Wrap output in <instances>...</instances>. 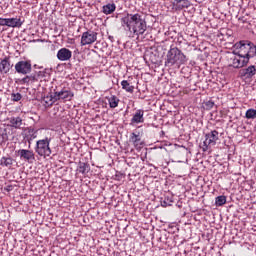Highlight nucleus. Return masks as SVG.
I'll return each mask as SVG.
<instances>
[{"instance_id": "4", "label": "nucleus", "mask_w": 256, "mask_h": 256, "mask_svg": "<svg viewBox=\"0 0 256 256\" xmlns=\"http://www.w3.org/2000/svg\"><path fill=\"white\" fill-rule=\"evenodd\" d=\"M51 139L45 138L36 142L35 151L40 157H49L51 155V147L49 144Z\"/></svg>"}, {"instance_id": "14", "label": "nucleus", "mask_w": 256, "mask_h": 256, "mask_svg": "<svg viewBox=\"0 0 256 256\" xmlns=\"http://www.w3.org/2000/svg\"><path fill=\"white\" fill-rule=\"evenodd\" d=\"M173 7L175 11H183V9L191 7V2L189 0H174Z\"/></svg>"}, {"instance_id": "34", "label": "nucleus", "mask_w": 256, "mask_h": 256, "mask_svg": "<svg viewBox=\"0 0 256 256\" xmlns=\"http://www.w3.org/2000/svg\"><path fill=\"white\" fill-rule=\"evenodd\" d=\"M5 135H7L5 133V130H3L2 127H0V141H5Z\"/></svg>"}, {"instance_id": "29", "label": "nucleus", "mask_w": 256, "mask_h": 256, "mask_svg": "<svg viewBox=\"0 0 256 256\" xmlns=\"http://www.w3.org/2000/svg\"><path fill=\"white\" fill-rule=\"evenodd\" d=\"M8 18H0V27H8Z\"/></svg>"}, {"instance_id": "36", "label": "nucleus", "mask_w": 256, "mask_h": 256, "mask_svg": "<svg viewBox=\"0 0 256 256\" xmlns=\"http://www.w3.org/2000/svg\"><path fill=\"white\" fill-rule=\"evenodd\" d=\"M29 83H31L29 80V76H26L21 80L22 85H29Z\"/></svg>"}, {"instance_id": "19", "label": "nucleus", "mask_w": 256, "mask_h": 256, "mask_svg": "<svg viewBox=\"0 0 256 256\" xmlns=\"http://www.w3.org/2000/svg\"><path fill=\"white\" fill-rule=\"evenodd\" d=\"M23 26V21L21 18H8V27L15 28H21Z\"/></svg>"}, {"instance_id": "28", "label": "nucleus", "mask_w": 256, "mask_h": 256, "mask_svg": "<svg viewBox=\"0 0 256 256\" xmlns=\"http://www.w3.org/2000/svg\"><path fill=\"white\" fill-rule=\"evenodd\" d=\"M11 99L12 101H21V99H23V96L21 95V93H12Z\"/></svg>"}, {"instance_id": "7", "label": "nucleus", "mask_w": 256, "mask_h": 256, "mask_svg": "<svg viewBox=\"0 0 256 256\" xmlns=\"http://www.w3.org/2000/svg\"><path fill=\"white\" fill-rule=\"evenodd\" d=\"M32 65L29 60H22L15 64V71L20 75H27L31 73Z\"/></svg>"}, {"instance_id": "23", "label": "nucleus", "mask_w": 256, "mask_h": 256, "mask_svg": "<svg viewBox=\"0 0 256 256\" xmlns=\"http://www.w3.org/2000/svg\"><path fill=\"white\" fill-rule=\"evenodd\" d=\"M26 138H27V141H29V143H31L33 139H37V130L33 128H29Z\"/></svg>"}, {"instance_id": "37", "label": "nucleus", "mask_w": 256, "mask_h": 256, "mask_svg": "<svg viewBox=\"0 0 256 256\" xmlns=\"http://www.w3.org/2000/svg\"><path fill=\"white\" fill-rule=\"evenodd\" d=\"M145 55H159V53L157 51L153 52V51H147L145 53Z\"/></svg>"}, {"instance_id": "2", "label": "nucleus", "mask_w": 256, "mask_h": 256, "mask_svg": "<svg viewBox=\"0 0 256 256\" xmlns=\"http://www.w3.org/2000/svg\"><path fill=\"white\" fill-rule=\"evenodd\" d=\"M234 55H242L248 57V59H253L256 56V46L253 42L247 40H241L234 44Z\"/></svg>"}, {"instance_id": "35", "label": "nucleus", "mask_w": 256, "mask_h": 256, "mask_svg": "<svg viewBox=\"0 0 256 256\" xmlns=\"http://www.w3.org/2000/svg\"><path fill=\"white\" fill-rule=\"evenodd\" d=\"M205 105H206V108H207V109H213V107L215 106V102H213V101H207V102L205 103Z\"/></svg>"}, {"instance_id": "30", "label": "nucleus", "mask_w": 256, "mask_h": 256, "mask_svg": "<svg viewBox=\"0 0 256 256\" xmlns=\"http://www.w3.org/2000/svg\"><path fill=\"white\" fill-rule=\"evenodd\" d=\"M65 71V64H58L56 67V73H63Z\"/></svg>"}, {"instance_id": "21", "label": "nucleus", "mask_w": 256, "mask_h": 256, "mask_svg": "<svg viewBox=\"0 0 256 256\" xmlns=\"http://www.w3.org/2000/svg\"><path fill=\"white\" fill-rule=\"evenodd\" d=\"M121 85L122 89H124V91H127V93H133V91H135V86L131 85L127 80H123L121 82Z\"/></svg>"}, {"instance_id": "24", "label": "nucleus", "mask_w": 256, "mask_h": 256, "mask_svg": "<svg viewBox=\"0 0 256 256\" xmlns=\"http://www.w3.org/2000/svg\"><path fill=\"white\" fill-rule=\"evenodd\" d=\"M108 103L111 109H115L119 106V98H117V96H111L108 99Z\"/></svg>"}, {"instance_id": "16", "label": "nucleus", "mask_w": 256, "mask_h": 256, "mask_svg": "<svg viewBox=\"0 0 256 256\" xmlns=\"http://www.w3.org/2000/svg\"><path fill=\"white\" fill-rule=\"evenodd\" d=\"M130 143L134 145L136 149H141L143 147V142L141 141V135L133 132L130 135Z\"/></svg>"}, {"instance_id": "32", "label": "nucleus", "mask_w": 256, "mask_h": 256, "mask_svg": "<svg viewBox=\"0 0 256 256\" xmlns=\"http://www.w3.org/2000/svg\"><path fill=\"white\" fill-rule=\"evenodd\" d=\"M29 77V80H30V83H35V81H39V78L37 76V73L34 74V75H30L28 76Z\"/></svg>"}, {"instance_id": "3", "label": "nucleus", "mask_w": 256, "mask_h": 256, "mask_svg": "<svg viewBox=\"0 0 256 256\" xmlns=\"http://www.w3.org/2000/svg\"><path fill=\"white\" fill-rule=\"evenodd\" d=\"M185 54L177 48H170V50L167 52V60L166 63L167 65L173 66L175 63L183 64L185 63Z\"/></svg>"}, {"instance_id": "31", "label": "nucleus", "mask_w": 256, "mask_h": 256, "mask_svg": "<svg viewBox=\"0 0 256 256\" xmlns=\"http://www.w3.org/2000/svg\"><path fill=\"white\" fill-rule=\"evenodd\" d=\"M65 99L66 101H71V99H73V92L65 91Z\"/></svg>"}, {"instance_id": "18", "label": "nucleus", "mask_w": 256, "mask_h": 256, "mask_svg": "<svg viewBox=\"0 0 256 256\" xmlns=\"http://www.w3.org/2000/svg\"><path fill=\"white\" fill-rule=\"evenodd\" d=\"M13 163H15V160L11 156H3L0 159L1 167H7L8 169H11V167H13Z\"/></svg>"}, {"instance_id": "11", "label": "nucleus", "mask_w": 256, "mask_h": 256, "mask_svg": "<svg viewBox=\"0 0 256 256\" xmlns=\"http://www.w3.org/2000/svg\"><path fill=\"white\" fill-rule=\"evenodd\" d=\"M239 75L241 79H253V77L256 75L255 65H250L247 68L241 69L239 71Z\"/></svg>"}, {"instance_id": "13", "label": "nucleus", "mask_w": 256, "mask_h": 256, "mask_svg": "<svg viewBox=\"0 0 256 256\" xmlns=\"http://www.w3.org/2000/svg\"><path fill=\"white\" fill-rule=\"evenodd\" d=\"M144 115H145V111H143L142 109L137 110L131 119L130 125L145 123Z\"/></svg>"}, {"instance_id": "12", "label": "nucleus", "mask_w": 256, "mask_h": 256, "mask_svg": "<svg viewBox=\"0 0 256 256\" xmlns=\"http://www.w3.org/2000/svg\"><path fill=\"white\" fill-rule=\"evenodd\" d=\"M7 126L12 127V129H21L23 125V118L17 116H12L6 119Z\"/></svg>"}, {"instance_id": "9", "label": "nucleus", "mask_w": 256, "mask_h": 256, "mask_svg": "<svg viewBox=\"0 0 256 256\" xmlns=\"http://www.w3.org/2000/svg\"><path fill=\"white\" fill-rule=\"evenodd\" d=\"M97 41V32L88 30L82 34L81 37V45L84 47L85 45H93Z\"/></svg>"}, {"instance_id": "20", "label": "nucleus", "mask_w": 256, "mask_h": 256, "mask_svg": "<svg viewBox=\"0 0 256 256\" xmlns=\"http://www.w3.org/2000/svg\"><path fill=\"white\" fill-rule=\"evenodd\" d=\"M115 9H117V6H115V3H108L103 6V13L104 15H111V13H115Z\"/></svg>"}, {"instance_id": "5", "label": "nucleus", "mask_w": 256, "mask_h": 256, "mask_svg": "<svg viewBox=\"0 0 256 256\" xmlns=\"http://www.w3.org/2000/svg\"><path fill=\"white\" fill-rule=\"evenodd\" d=\"M217 141H219V132L217 130H212L211 132L207 133L203 142L202 151L204 153L209 151V147L217 145Z\"/></svg>"}, {"instance_id": "25", "label": "nucleus", "mask_w": 256, "mask_h": 256, "mask_svg": "<svg viewBox=\"0 0 256 256\" xmlns=\"http://www.w3.org/2000/svg\"><path fill=\"white\" fill-rule=\"evenodd\" d=\"M227 203V197L225 196H218L216 197L215 204L217 207H223Z\"/></svg>"}, {"instance_id": "33", "label": "nucleus", "mask_w": 256, "mask_h": 256, "mask_svg": "<svg viewBox=\"0 0 256 256\" xmlns=\"http://www.w3.org/2000/svg\"><path fill=\"white\" fill-rule=\"evenodd\" d=\"M72 53L69 49H65V61H69L71 59Z\"/></svg>"}, {"instance_id": "27", "label": "nucleus", "mask_w": 256, "mask_h": 256, "mask_svg": "<svg viewBox=\"0 0 256 256\" xmlns=\"http://www.w3.org/2000/svg\"><path fill=\"white\" fill-rule=\"evenodd\" d=\"M57 58L60 61H65V48H61L57 53Z\"/></svg>"}, {"instance_id": "1", "label": "nucleus", "mask_w": 256, "mask_h": 256, "mask_svg": "<svg viewBox=\"0 0 256 256\" xmlns=\"http://www.w3.org/2000/svg\"><path fill=\"white\" fill-rule=\"evenodd\" d=\"M122 27L129 31V37H141L147 31V20L142 13H127L121 18Z\"/></svg>"}, {"instance_id": "6", "label": "nucleus", "mask_w": 256, "mask_h": 256, "mask_svg": "<svg viewBox=\"0 0 256 256\" xmlns=\"http://www.w3.org/2000/svg\"><path fill=\"white\" fill-rule=\"evenodd\" d=\"M250 58L247 56H243L241 54H234L233 57L230 58V67L234 69H242V67H246L249 64Z\"/></svg>"}, {"instance_id": "17", "label": "nucleus", "mask_w": 256, "mask_h": 256, "mask_svg": "<svg viewBox=\"0 0 256 256\" xmlns=\"http://www.w3.org/2000/svg\"><path fill=\"white\" fill-rule=\"evenodd\" d=\"M11 71V61L9 60V57H5L0 62V73H9Z\"/></svg>"}, {"instance_id": "10", "label": "nucleus", "mask_w": 256, "mask_h": 256, "mask_svg": "<svg viewBox=\"0 0 256 256\" xmlns=\"http://www.w3.org/2000/svg\"><path fill=\"white\" fill-rule=\"evenodd\" d=\"M16 153L21 161H26V163L35 161V152L33 150L19 149Z\"/></svg>"}, {"instance_id": "38", "label": "nucleus", "mask_w": 256, "mask_h": 256, "mask_svg": "<svg viewBox=\"0 0 256 256\" xmlns=\"http://www.w3.org/2000/svg\"><path fill=\"white\" fill-rule=\"evenodd\" d=\"M66 155H67L68 157H71V154H70L69 152H67Z\"/></svg>"}, {"instance_id": "26", "label": "nucleus", "mask_w": 256, "mask_h": 256, "mask_svg": "<svg viewBox=\"0 0 256 256\" xmlns=\"http://www.w3.org/2000/svg\"><path fill=\"white\" fill-rule=\"evenodd\" d=\"M246 119H256V110L253 108H250L246 111L245 114Z\"/></svg>"}, {"instance_id": "22", "label": "nucleus", "mask_w": 256, "mask_h": 256, "mask_svg": "<svg viewBox=\"0 0 256 256\" xmlns=\"http://www.w3.org/2000/svg\"><path fill=\"white\" fill-rule=\"evenodd\" d=\"M78 173L85 175L89 172V165L85 162H80L77 168Z\"/></svg>"}, {"instance_id": "15", "label": "nucleus", "mask_w": 256, "mask_h": 256, "mask_svg": "<svg viewBox=\"0 0 256 256\" xmlns=\"http://www.w3.org/2000/svg\"><path fill=\"white\" fill-rule=\"evenodd\" d=\"M36 75L38 76V80L43 83L51 80V70L44 69L36 72Z\"/></svg>"}, {"instance_id": "8", "label": "nucleus", "mask_w": 256, "mask_h": 256, "mask_svg": "<svg viewBox=\"0 0 256 256\" xmlns=\"http://www.w3.org/2000/svg\"><path fill=\"white\" fill-rule=\"evenodd\" d=\"M64 94H65V92L62 90L60 92H55L54 96L51 94L44 96L41 100V104L44 107H51V105H53V103H55V101H57L59 99H63Z\"/></svg>"}]
</instances>
